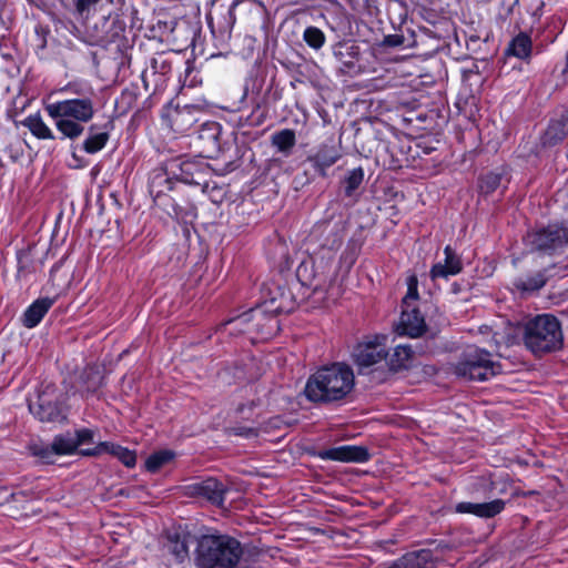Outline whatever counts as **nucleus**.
Here are the masks:
<instances>
[{
	"label": "nucleus",
	"instance_id": "1a4fd4ad",
	"mask_svg": "<svg viewBox=\"0 0 568 568\" xmlns=\"http://www.w3.org/2000/svg\"><path fill=\"white\" fill-rule=\"evenodd\" d=\"M29 409L40 422L60 423L65 419L61 403L51 398L47 390L38 395L37 402L29 404Z\"/></svg>",
	"mask_w": 568,
	"mask_h": 568
},
{
	"label": "nucleus",
	"instance_id": "9b49d317",
	"mask_svg": "<svg viewBox=\"0 0 568 568\" xmlns=\"http://www.w3.org/2000/svg\"><path fill=\"white\" fill-rule=\"evenodd\" d=\"M318 457L323 460H335L342 463H365L371 455L366 447L344 445L321 450Z\"/></svg>",
	"mask_w": 568,
	"mask_h": 568
},
{
	"label": "nucleus",
	"instance_id": "a878e982",
	"mask_svg": "<svg viewBox=\"0 0 568 568\" xmlns=\"http://www.w3.org/2000/svg\"><path fill=\"white\" fill-rule=\"evenodd\" d=\"M21 123L39 140L55 139L52 130L44 123L39 113L28 115Z\"/></svg>",
	"mask_w": 568,
	"mask_h": 568
},
{
	"label": "nucleus",
	"instance_id": "9d476101",
	"mask_svg": "<svg viewBox=\"0 0 568 568\" xmlns=\"http://www.w3.org/2000/svg\"><path fill=\"white\" fill-rule=\"evenodd\" d=\"M168 170L173 180L190 185H200L203 178L202 163L191 160H172L168 163Z\"/></svg>",
	"mask_w": 568,
	"mask_h": 568
},
{
	"label": "nucleus",
	"instance_id": "4c0bfd02",
	"mask_svg": "<svg viewBox=\"0 0 568 568\" xmlns=\"http://www.w3.org/2000/svg\"><path fill=\"white\" fill-rule=\"evenodd\" d=\"M30 449L34 456L40 457L45 463H50L52 456L55 455L52 444L50 446L34 444L30 446Z\"/></svg>",
	"mask_w": 568,
	"mask_h": 568
},
{
	"label": "nucleus",
	"instance_id": "423d86ee",
	"mask_svg": "<svg viewBox=\"0 0 568 568\" xmlns=\"http://www.w3.org/2000/svg\"><path fill=\"white\" fill-rule=\"evenodd\" d=\"M534 251L554 253L568 244V229L561 224H548L527 235Z\"/></svg>",
	"mask_w": 568,
	"mask_h": 568
},
{
	"label": "nucleus",
	"instance_id": "a18cd8bd",
	"mask_svg": "<svg viewBox=\"0 0 568 568\" xmlns=\"http://www.w3.org/2000/svg\"><path fill=\"white\" fill-rule=\"evenodd\" d=\"M110 443L109 442H102L97 447L92 449H84L82 450V454L85 456H97L102 453L109 452Z\"/></svg>",
	"mask_w": 568,
	"mask_h": 568
},
{
	"label": "nucleus",
	"instance_id": "4468645a",
	"mask_svg": "<svg viewBox=\"0 0 568 568\" xmlns=\"http://www.w3.org/2000/svg\"><path fill=\"white\" fill-rule=\"evenodd\" d=\"M506 506L503 499H494L488 503L462 501L456 504L455 511L458 514H470L479 518L489 519L499 515Z\"/></svg>",
	"mask_w": 568,
	"mask_h": 568
},
{
	"label": "nucleus",
	"instance_id": "aec40b11",
	"mask_svg": "<svg viewBox=\"0 0 568 568\" xmlns=\"http://www.w3.org/2000/svg\"><path fill=\"white\" fill-rule=\"evenodd\" d=\"M54 304V300L43 297L36 300L23 313L22 324L27 328L36 327Z\"/></svg>",
	"mask_w": 568,
	"mask_h": 568
},
{
	"label": "nucleus",
	"instance_id": "ea45409f",
	"mask_svg": "<svg viewBox=\"0 0 568 568\" xmlns=\"http://www.w3.org/2000/svg\"><path fill=\"white\" fill-rule=\"evenodd\" d=\"M418 297V291H417V280L415 277H410L409 278V283H408V290H407V294L406 296L404 297L403 300V303L406 305V307H408V301L409 300H417Z\"/></svg>",
	"mask_w": 568,
	"mask_h": 568
},
{
	"label": "nucleus",
	"instance_id": "2eb2a0df",
	"mask_svg": "<svg viewBox=\"0 0 568 568\" xmlns=\"http://www.w3.org/2000/svg\"><path fill=\"white\" fill-rule=\"evenodd\" d=\"M387 356L386 349L378 343H361L358 344L353 353L354 362L361 368H367L377 363H381Z\"/></svg>",
	"mask_w": 568,
	"mask_h": 568
},
{
	"label": "nucleus",
	"instance_id": "09e8293b",
	"mask_svg": "<svg viewBox=\"0 0 568 568\" xmlns=\"http://www.w3.org/2000/svg\"><path fill=\"white\" fill-rule=\"evenodd\" d=\"M498 336H500V334H499V333H494V335H493V339H494V342H495V344H496V346H497V347H498V346H499V344H500V341H499Z\"/></svg>",
	"mask_w": 568,
	"mask_h": 568
},
{
	"label": "nucleus",
	"instance_id": "49530a36",
	"mask_svg": "<svg viewBox=\"0 0 568 568\" xmlns=\"http://www.w3.org/2000/svg\"><path fill=\"white\" fill-rule=\"evenodd\" d=\"M234 433H235V435L245 436V437H251V436L256 435L255 429L246 428V427L234 428Z\"/></svg>",
	"mask_w": 568,
	"mask_h": 568
},
{
	"label": "nucleus",
	"instance_id": "e433bc0d",
	"mask_svg": "<svg viewBox=\"0 0 568 568\" xmlns=\"http://www.w3.org/2000/svg\"><path fill=\"white\" fill-rule=\"evenodd\" d=\"M87 377L84 392L94 393L102 385V377L99 372L85 371L83 374Z\"/></svg>",
	"mask_w": 568,
	"mask_h": 568
},
{
	"label": "nucleus",
	"instance_id": "c03bdc74",
	"mask_svg": "<svg viewBox=\"0 0 568 568\" xmlns=\"http://www.w3.org/2000/svg\"><path fill=\"white\" fill-rule=\"evenodd\" d=\"M101 0H77L75 2V10L79 14H83L84 12L89 11L91 7L99 3Z\"/></svg>",
	"mask_w": 568,
	"mask_h": 568
},
{
	"label": "nucleus",
	"instance_id": "c9c22d12",
	"mask_svg": "<svg viewBox=\"0 0 568 568\" xmlns=\"http://www.w3.org/2000/svg\"><path fill=\"white\" fill-rule=\"evenodd\" d=\"M153 202L169 215L178 213L176 203L169 193L161 194L160 197H153Z\"/></svg>",
	"mask_w": 568,
	"mask_h": 568
},
{
	"label": "nucleus",
	"instance_id": "c85d7f7f",
	"mask_svg": "<svg viewBox=\"0 0 568 568\" xmlns=\"http://www.w3.org/2000/svg\"><path fill=\"white\" fill-rule=\"evenodd\" d=\"M97 125L92 124L89 128V135L83 141L82 148L88 154H94L101 151L108 143L110 134L108 131L95 132Z\"/></svg>",
	"mask_w": 568,
	"mask_h": 568
},
{
	"label": "nucleus",
	"instance_id": "f03ea898",
	"mask_svg": "<svg viewBox=\"0 0 568 568\" xmlns=\"http://www.w3.org/2000/svg\"><path fill=\"white\" fill-rule=\"evenodd\" d=\"M243 554V547L236 538L207 534L196 540L194 562L199 568H237Z\"/></svg>",
	"mask_w": 568,
	"mask_h": 568
},
{
	"label": "nucleus",
	"instance_id": "c756f323",
	"mask_svg": "<svg viewBox=\"0 0 568 568\" xmlns=\"http://www.w3.org/2000/svg\"><path fill=\"white\" fill-rule=\"evenodd\" d=\"M168 549L175 557L178 562H183L184 559L189 556V541L186 536H170Z\"/></svg>",
	"mask_w": 568,
	"mask_h": 568
},
{
	"label": "nucleus",
	"instance_id": "cd10ccee",
	"mask_svg": "<svg viewBox=\"0 0 568 568\" xmlns=\"http://www.w3.org/2000/svg\"><path fill=\"white\" fill-rule=\"evenodd\" d=\"M531 49L532 42L530 37L525 32H520L510 41L506 52L507 54L525 60L530 57Z\"/></svg>",
	"mask_w": 568,
	"mask_h": 568
},
{
	"label": "nucleus",
	"instance_id": "8fccbe9b",
	"mask_svg": "<svg viewBox=\"0 0 568 568\" xmlns=\"http://www.w3.org/2000/svg\"><path fill=\"white\" fill-rule=\"evenodd\" d=\"M207 24H209L212 33L215 34L216 31H215V27H214L212 19H207Z\"/></svg>",
	"mask_w": 568,
	"mask_h": 568
},
{
	"label": "nucleus",
	"instance_id": "20e7f679",
	"mask_svg": "<svg viewBox=\"0 0 568 568\" xmlns=\"http://www.w3.org/2000/svg\"><path fill=\"white\" fill-rule=\"evenodd\" d=\"M523 342L535 356L556 352L564 345L561 324L551 314L537 315L523 325Z\"/></svg>",
	"mask_w": 568,
	"mask_h": 568
},
{
	"label": "nucleus",
	"instance_id": "b1692460",
	"mask_svg": "<svg viewBox=\"0 0 568 568\" xmlns=\"http://www.w3.org/2000/svg\"><path fill=\"white\" fill-rule=\"evenodd\" d=\"M271 144L284 156L291 155L294 146L296 145L295 131L292 129H283L274 132L271 135Z\"/></svg>",
	"mask_w": 568,
	"mask_h": 568
},
{
	"label": "nucleus",
	"instance_id": "72a5a7b5",
	"mask_svg": "<svg viewBox=\"0 0 568 568\" xmlns=\"http://www.w3.org/2000/svg\"><path fill=\"white\" fill-rule=\"evenodd\" d=\"M116 456L126 467H134L136 464V456L133 452L119 445L110 443L109 452Z\"/></svg>",
	"mask_w": 568,
	"mask_h": 568
},
{
	"label": "nucleus",
	"instance_id": "58836bf2",
	"mask_svg": "<svg viewBox=\"0 0 568 568\" xmlns=\"http://www.w3.org/2000/svg\"><path fill=\"white\" fill-rule=\"evenodd\" d=\"M151 69L153 74H166L171 71V62L163 55H159L152 59Z\"/></svg>",
	"mask_w": 568,
	"mask_h": 568
},
{
	"label": "nucleus",
	"instance_id": "412c9836",
	"mask_svg": "<svg viewBox=\"0 0 568 568\" xmlns=\"http://www.w3.org/2000/svg\"><path fill=\"white\" fill-rule=\"evenodd\" d=\"M334 57L347 72L355 71L359 60V47L354 42H339L334 48Z\"/></svg>",
	"mask_w": 568,
	"mask_h": 568
},
{
	"label": "nucleus",
	"instance_id": "f704fd0d",
	"mask_svg": "<svg viewBox=\"0 0 568 568\" xmlns=\"http://www.w3.org/2000/svg\"><path fill=\"white\" fill-rule=\"evenodd\" d=\"M501 183V174L498 173H487L483 175L479 180V190L484 194H490L495 192Z\"/></svg>",
	"mask_w": 568,
	"mask_h": 568
},
{
	"label": "nucleus",
	"instance_id": "ddd939ff",
	"mask_svg": "<svg viewBox=\"0 0 568 568\" xmlns=\"http://www.w3.org/2000/svg\"><path fill=\"white\" fill-rule=\"evenodd\" d=\"M199 112L200 110L195 105H178L169 109L166 118L173 131L185 133L199 121Z\"/></svg>",
	"mask_w": 568,
	"mask_h": 568
},
{
	"label": "nucleus",
	"instance_id": "473e14b6",
	"mask_svg": "<svg viewBox=\"0 0 568 568\" xmlns=\"http://www.w3.org/2000/svg\"><path fill=\"white\" fill-rule=\"evenodd\" d=\"M303 39L308 47L315 50L321 49L326 40L324 32L316 27H307L303 33Z\"/></svg>",
	"mask_w": 568,
	"mask_h": 568
},
{
	"label": "nucleus",
	"instance_id": "5701e85b",
	"mask_svg": "<svg viewBox=\"0 0 568 568\" xmlns=\"http://www.w3.org/2000/svg\"><path fill=\"white\" fill-rule=\"evenodd\" d=\"M173 190V178L169 173L168 165L164 170L154 171L149 183V192L152 197H160L161 194Z\"/></svg>",
	"mask_w": 568,
	"mask_h": 568
},
{
	"label": "nucleus",
	"instance_id": "3c124183",
	"mask_svg": "<svg viewBox=\"0 0 568 568\" xmlns=\"http://www.w3.org/2000/svg\"><path fill=\"white\" fill-rule=\"evenodd\" d=\"M145 78H146V72H143L142 73V79H143V82H144V87L148 88Z\"/></svg>",
	"mask_w": 568,
	"mask_h": 568
},
{
	"label": "nucleus",
	"instance_id": "6ab92c4d",
	"mask_svg": "<svg viewBox=\"0 0 568 568\" xmlns=\"http://www.w3.org/2000/svg\"><path fill=\"white\" fill-rule=\"evenodd\" d=\"M388 568H434V554L430 549L409 551Z\"/></svg>",
	"mask_w": 568,
	"mask_h": 568
},
{
	"label": "nucleus",
	"instance_id": "a211bd4d",
	"mask_svg": "<svg viewBox=\"0 0 568 568\" xmlns=\"http://www.w3.org/2000/svg\"><path fill=\"white\" fill-rule=\"evenodd\" d=\"M426 331V323L420 312L413 307L412 310L404 308L402 311L399 325L397 332L400 335L410 337H418Z\"/></svg>",
	"mask_w": 568,
	"mask_h": 568
},
{
	"label": "nucleus",
	"instance_id": "39448f33",
	"mask_svg": "<svg viewBox=\"0 0 568 568\" xmlns=\"http://www.w3.org/2000/svg\"><path fill=\"white\" fill-rule=\"evenodd\" d=\"M454 373L467 381L484 382L501 373V365L486 349L468 346L455 364Z\"/></svg>",
	"mask_w": 568,
	"mask_h": 568
},
{
	"label": "nucleus",
	"instance_id": "0eeeda50",
	"mask_svg": "<svg viewBox=\"0 0 568 568\" xmlns=\"http://www.w3.org/2000/svg\"><path fill=\"white\" fill-rule=\"evenodd\" d=\"M332 260L331 255L327 258L322 256L303 261L296 270L297 278L303 285L311 286L314 291L318 290L329 280Z\"/></svg>",
	"mask_w": 568,
	"mask_h": 568
},
{
	"label": "nucleus",
	"instance_id": "2f4dec72",
	"mask_svg": "<svg viewBox=\"0 0 568 568\" xmlns=\"http://www.w3.org/2000/svg\"><path fill=\"white\" fill-rule=\"evenodd\" d=\"M52 445L55 455H69L78 448V442L69 434L55 436Z\"/></svg>",
	"mask_w": 568,
	"mask_h": 568
},
{
	"label": "nucleus",
	"instance_id": "bb28decb",
	"mask_svg": "<svg viewBox=\"0 0 568 568\" xmlns=\"http://www.w3.org/2000/svg\"><path fill=\"white\" fill-rule=\"evenodd\" d=\"M364 170L362 166L349 170L341 181L345 197L356 199L357 190L364 181Z\"/></svg>",
	"mask_w": 568,
	"mask_h": 568
},
{
	"label": "nucleus",
	"instance_id": "a19ab883",
	"mask_svg": "<svg viewBox=\"0 0 568 568\" xmlns=\"http://www.w3.org/2000/svg\"><path fill=\"white\" fill-rule=\"evenodd\" d=\"M74 442H78V447L82 444L91 443L93 440V432L88 428H83L75 432L73 437Z\"/></svg>",
	"mask_w": 568,
	"mask_h": 568
},
{
	"label": "nucleus",
	"instance_id": "dca6fc26",
	"mask_svg": "<svg viewBox=\"0 0 568 568\" xmlns=\"http://www.w3.org/2000/svg\"><path fill=\"white\" fill-rule=\"evenodd\" d=\"M342 158L335 145L321 144L314 154L307 158L320 176L326 178L327 170Z\"/></svg>",
	"mask_w": 568,
	"mask_h": 568
},
{
	"label": "nucleus",
	"instance_id": "6e6552de",
	"mask_svg": "<svg viewBox=\"0 0 568 568\" xmlns=\"http://www.w3.org/2000/svg\"><path fill=\"white\" fill-rule=\"evenodd\" d=\"M186 493L192 497L205 499L215 506H222L227 487L216 478L209 477L187 485Z\"/></svg>",
	"mask_w": 568,
	"mask_h": 568
},
{
	"label": "nucleus",
	"instance_id": "7c9ffc66",
	"mask_svg": "<svg viewBox=\"0 0 568 568\" xmlns=\"http://www.w3.org/2000/svg\"><path fill=\"white\" fill-rule=\"evenodd\" d=\"M174 457V452L170 449L155 452L146 458L145 468L151 473H156L161 467L169 464Z\"/></svg>",
	"mask_w": 568,
	"mask_h": 568
},
{
	"label": "nucleus",
	"instance_id": "f8f14e48",
	"mask_svg": "<svg viewBox=\"0 0 568 568\" xmlns=\"http://www.w3.org/2000/svg\"><path fill=\"white\" fill-rule=\"evenodd\" d=\"M261 6L258 0H234L230 6L223 21L219 22V36L222 39H230L236 23V11L241 14H250Z\"/></svg>",
	"mask_w": 568,
	"mask_h": 568
},
{
	"label": "nucleus",
	"instance_id": "37998d69",
	"mask_svg": "<svg viewBox=\"0 0 568 568\" xmlns=\"http://www.w3.org/2000/svg\"><path fill=\"white\" fill-rule=\"evenodd\" d=\"M404 40L405 38L402 34H388L384 37L383 44L395 48L402 45Z\"/></svg>",
	"mask_w": 568,
	"mask_h": 568
},
{
	"label": "nucleus",
	"instance_id": "7ed1b4c3",
	"mask_svg": "<svg viewBox=\"0 0 568 568\" xmlns=\"http://www.w3.org/2000/svg\"><path fill=\"white\" fill-rule=\"evenodd\" d=\"M44 110L54 120L62 139L75 140L84 132V123L94 116V103L90 97L65 99L49 103Z\"/></svg>",
	"mask_w": 568,
	"mask_h": 568
},
{
	"label": "nucleus",
	"instance_id": "f3484780",
	"mask_svg": "<svg viewBox=\"0 0 568 568\" xmlns=\"http://www.w3.org/2000/svg\"><path fill=\"white\" fill-rule=\"evenodd\" d=\"M444 263H436L430 268L429 276L433 281L437 278L447 280L449 276L457 275L463 271L462 258L456 254L450 245H447L444 248Z\"/></svg>",
	"mask_w": 568,
	"mask_h": 568
},
{
	"label": "nucleus",
	"instance_id": "de8ad7c7",
	"mask_svg": "<svg viewBox=\"0 0 568 568\" xmlns=\"http://www.w3.org/2000/svg\"><path fill=\"white\" fill-rule=\"evenodd\" d=\"M251 316V313H245V314H242L241 316L234 318V320H231L230 322H227V325H235V326H239L243 323H246L248 321Z\"/></svg>",
	"mask_w": 568,
	"mask_h": 568
},
{
	"label": "nucleus",
	"instance_id": "f257e3e1",
	"mask_svg": "<svg viewBox=\"0 0 568 568\" xmlns=\"http://www.w3.org/2000/svg\"><path fill=\"white\" fill-rule=\"evenodd\" d=\"M355 387V375L345 363L320 367L305 385L306 398L315 404H333L345 400Z\"/></svg>",
	"mask_w": 568,
	"mask_h": 568
},
{
	"label": "nucleus",
	"instance_id": "79ce46f5",
	"mask_svg": "<svg viewBox=\"0 0 568 568\" xmlns=\"http://www.w3.org/2000/svg\"><path fill=\"white\" fill-rule=\"evenodd\" d=\"M331 236H332L331 243H326L325 244V245L328 246L329 253H332L333 251L338 250L341 247V245L343 244V235L341 234V230L339 229H336L335 231H332Z\"/></svg>",
	"mask_w": 568,
	"mask_h": 568
},
{
	"label": "nucleus",
	"instance_id": "4be33fe9",
	"mask_svg": "<svg viewBox=\"0 0 568 568\" xmlns=\"http://www.w3.org/2000/svg\"><path fill=\"white\" fill-rule=\"evenodd\" d=\"M416 351L413 345H397L388 359L389 368L394 372L407 369L413 365Z\"/></svg>",
	"mask_w": 568,
	"mask_h": 568
},
{
	"label": "nucleus",
	"instance_id": "393cba45",
	"mask_svg": "<svg viewBox=\"0 0 568 568\" xmlns=\"http://www.w3.org/2000/svg\"><path fill=\"white\" fill-rule=\"evenodd\" d=\"M547 283L546 270L538 271L531 275L519 276L514 280V286L525 293H530L535 291H539Z\"/></svg>",
	"mask_w": 568,
	"mask_h": 568
}]
</instances>
